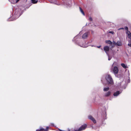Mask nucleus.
<instances>
[{
    "mask_svg": "<svg viewBox=\"0 0 131 131\" xmlns=\"http://www.w3.org/2000/svg\"><path fill=\"white\" fill-rule=\"evenodd\" d=\"M101 50H103V49L102 48H101Z\"/></svg>",
    "mask_w": 131,
    "mask_h": 131,
    "instance_id": "a19ab883",
    "label": "nucleus"
},
{
    "mask_svg": "<svg viewBox=\"0 0 131 131\" xmlns=\"http://www.w3.org/2000/svg\"><path fill=\"white\" fill-rule=\"evenodd\" d=\"M108 57V60H110L111 59V58H112L111 57H109V54H108V55H107Z\"/></svg>",
    "mask_w": 131,
    "mask_h": 131,
    "instance_id": "c756f323",
    "label": "nucleus"
},
{
    "mask_svg": "<svg viewBox=\"0 0 131 131\" xmlns=\"http://www.w3.org/2000/svg\"><path fill=\"white\" fill-rule=\"evenodd\" d=\"M101 47V46H97V48H100Z\"/></svg>",
    "mask_w": 131,
    "mask_h": 131,
    "instance_id": "f704fd0d",
    "label": "nucleus"
},
{
    "mask_svg": "<svg viewBox=\"0 0 131 131\" xmlns=\"http://www.w3.org/2000/svg\"><path fill=\"white\" fill-rule=\"evenodd\" d=\"M128 75L129 76V71H128Z\"/></svg>",
    "mask_w": 131,
    "mask_h": 131,
    "instance_id": "e433bc0d",
    "label": "nucleus"
},
{
    "mask_svg": "<svg viewBox=\"0 0 131 131\" xmlns=\"http://www.w3.org/2000/svg\"><path fill=\"white\" fill-rule=\"evenodd\" d=\"M105 43L111 45L112 44V42L110 40H107L105 41Z\"/></svg>",
    "mask_w": 131,
    "mask_h": 131,
    "instance_id": "a211bd4d",
    "label": "nucleus"
},
{
    "mask_svg": "<svg viewBox=\"0 0 131 131\" xmlns=\"http://www.w3.org/2000/svg\"><path fill=\"white\" fill-rule=\"evenodd\" d=\"M79 8L80 10V12L83 15L85 16V13H84V12L83 11V10L80 7H79Z\"/></svg>",
    "mask_w": 131,
    "mask_h": 131,
    "instance_id": "aec40b11",
    "label": "nucleus"
},
{
    "mask_svg": "<svg viewBox=\"0 0 131 131\" xmlns=\"http://www.w3.org/2000/svg\"><path fill=\"white\" fill-rule=\"evenodd\" d=\"M89 20L90 21H93V19L92 17H90L89 19Z\"/></svg>",
    "mask_w": 131,
    "mask_h": 131,
    "instance_id": "393cba45",
    "label": "nucleus"
},
{
    "mask_svg": "<svg viewBox=\"0 0 131 131\" xmlns=\"http://www.w3.org/2000/svg\"><path fill=\"white\" fill-rule=\"evenodd\" d=\"M123 84H124L123 86H122V87L124 89H125L127 86V85L125 84V83L124 81H123L122 82H121L119 84V85H118L119 86H120V87H121V85Z\"/></svg>",
    "mask_w": 131,
    "mask_h": 131,
    "instance_id": "f8f14e48",
    "label": "nucleus"
},
{
    "mask_svg": "<svg viewBox=\"0 0 131 131\" xmlns=\"http://www.w3.org/2000/svg\"><path fill=\"white\" fill-rule=\"evenodd\" d=\"M32 2L34 4H35L37 3V1L36 0H31Z\"/></svg>",
    "mask_w": 131,
    "mask_h": 131,
    "instance_id": "4be33fe9",
    "label": "nucleus"
},
{
    "mask_svg": "<svg viewBox=\"0 0 131 131\" xmlns=\"http://www.w3.org/2000/svg\"><path fill=\"white\" fill-rule=\"evenodd\" d=\"M114 45L112 46V47H114Z\"/></svg>",
    "mask_w": 131,
    "mask_h": 131,
    "instance_id": "4c0bfd02",
    "label": "nucleus"
},
{
    "mask_svg": "<svg viewBox=\"0 0 131 131\" xmlns=\"http://www.w3.org/2000/svg\"><path fill=\"white\" fill-rule=\"evenodd\" d=\"M79 34H80V33L78 35L74 37V39L72 40L73 41V42L74 41L75 42V40H78L79 41V40H80V38H81V37H80V35Z\"/></svg>",
    "mask_w": 131,
    "mask_h": 131,
    "instance_id": "9b49d317",
    "label": "nucleus"
},
{
    "mask_svg": "<svg viewBox=\"0 0 131 131\" xmlns=\"http://www.w3.org/2000/svg\"><path fill=\"white\" fill-rule=\"evenodd\" d=\"M128 45L131 47V40H130L129 41V43L128 44Z\"/></svg>",
    "mask_w": 131,
    "mask_h": 131,
    "instance_id": "5701e85b",
    "label": "nucleus"
},
{
    "mask_svg": "<svg viewBox=\"0 0 131 131\" xmlns=\"http://www.w3.org/2000/svg\"><path fill=\"white\" fill-rule=\"evenodd\" d=\"M75 44L78 45V46L81 47L83 48H86L88 47L89 45H88V42H87L86 43L85 40H75Z\"/></svg>",
    "mask_w": 131,
    "mask_h": 131,
    "instance_id": "f03ea898",
    "label": "nucleus"
},
{
    "mask_svg": "<svg viewBox=\"0 0 131 131\" xmlns=\"http://www.w3.org/2000/svg\"><path fill=\"white\" fill-rule=\"evenodd\" d=\"M108 33H111L113 34L114 33V32L113 31H109L108 32Z\"/></svg>",
    "mask_w": 131,
    "mask_h": 131,
    "instance_id": "7c9ffc66",
    "label": "nucleus"
},
{
    "mask_svg": "<svg viewBox=\"0 0 131 131\" xmlns=\"http://www.w3.org/2000/svg\"><path fill=\"white\" fill-rule=\"evenodd\" d=\"M87 124H85L82 125L78 129L75 130L74 131H82L84 130L87 127Z\"/></svg>",
    "mask_w": 131,
    "mask_h": 131,
    "instance_id": "39448f33",
    "label": "nucleus"
},
{
    "mask_svg": "<svg viewBox=\"0 0 131 131\" xmlns=\"http://www.w3.org/2000/svg\"><path fill=\"white\" fill-rule=\"evenodd\" d=\"M101 81H102V82L103 83V80H101Z\"/></svg>",
    "mask_w": 131,
    "mask_h": 131,
    "instance_id": "ea45409f",
    "label": "nucleus"
},
{
    "mask_svg": "<svg viewBox=\"0 0 131 131\" xmlns=\"http://www.w3.org/2000/svg\"><path fill=\"white\" fill-rule=\"evenodd\" d=\"M121 65L124 69H126L128 68V67L127 65L124 63L121 64Z\"/></svg>",
    "mask_w": 131,
    "mask_h": 131,
    "instance_id": "dca6fc26",
    "label": "nucleus"
},
{
    "mask_svg": "<svg viewBox=\"0 0 131 131\" xmlns=\"http://www.w3.org/2000/svg\"><path fill=\"white\" fill-rule=\"evenodd\" d=\"M106 111H105L102 114V118L101 123V124L102 126H104L105 124V123L104 122V120L106 119Z\"/></svg>",
    "mask_w": 131,
    "mask_h": 131,
    "instance_id": "20e7f679",
    "label": "nucleus"
},
{
    "mask_svg": "<svg viewBox=\"0 0 131 131\" xmlns=\"http://www.w3.org/2000/svg\"><path fill=\"white\" fill-rule=\"evenodd\" d=\"M88 118L89 119L92 121L94 124L96 123V120L91 115H89L88 116Z\"/></svg>",
    "mask_w": 131,
    "mask_h": 131,
    "instance_id": "9d476101",
    "label": "nucleus"
},
{
    "mask_svg": "<svg viewBox=\"0 0 131 131\" xmlns=\"http://www.w3.org/2000/svg\"><path fill=\"white\" fill-rule=\"evenodd\" d=\"M88 32H86L83 34L82 36V38L83 39H85L88 36Z\"/></svg>",
    "mask_w": 131,
    "mask_h": 131,
    "instance_id": "4468645a",
    "label": "nucleus"
},
{
    "mask_svg": "<svg viewBox=\"0 0 131 131\" xmlns=\"http://www.w3.org/2000/svg\"><path fill=\"white\" fill-rule=\"evenodd\" d=\"M126 33L127 34L128 38L130 39H131V33L129 31H128L126 32Z\"/></svg>",
    "mask_w": 131,
    "mask_h": 131,
    "instance_id": "2eb2a0df",
    "label": "nucleus"
},
{
    "mask_svg": "<svg viewBox=\"0 0 131 131\" xmlns=\"http://www.w3.org/2000/svg\"><path fill=\"white\" fill-rule=\"evenodd\" d=\"M92 32L93 33V31H92Z\"/></svg>",
    "mask_w": 131,
    "mask_h": 131,
    "instance_id": "37998d69",
    "label": "nucleus"
},
{
    "mask_svg": "<svg viewBox=\"0 0 131 131\" xmlns=\"http://www.w3.org/2000/svg\"><path fill=\"white\" fill-rule=\"evenodd\" d=\"M49 127L48 126H47L46 127V128L45 129H44V131H48Z\"/></svg>",
    "mask_w": 131,
    "mask_h": 131,
    "instance_id": "a878e982",
    "label": "nucleus"
},
{
    "mask_svg": "<svg viewBox=\"0 0 131 131\" xmlns=\"http://www.w3.org/2000/svg\"><path fill=\"white\" fill-rule=\"evenodd\" d=\"M112 44L116 46V42L114 41H113V42H112Z\"/></svg>",
    "mask_w": 131,
    "mask_h": 131,
    "instance_id": "bb28decb",
    "label": "nucleus"
},
{
    "mask_svg": "<svg viewBox=\"0 0 131 131\" xmlns=\"http://www.w3.org/2000/svg\"><path fill=\"white\" fill-rule=\"evenodd\" d=\"M125 29L126 30H127V31H129L128 30V27H127V26H125Z\"/></svg>",
    "mask_w": 131,
    "mask_h": 131,
    "instance_id": "cd10ccee",
    "label": "nucleus"
},
{
    "mask_svg": "<svg viewBox=\"0 0 131 131\" xmlns=\"http://www.w3.org/2000/svg\"><path fill=\"white\" fill-rule=\"evenodd\" d=\"M94 46V45H92V46H91L93 47Z\"/></svg>",
    "mask_w": 131,
    "mask_h": 131,
    "instance_id": "58836bf2",
    "label": "nucleus"
},
{
    "mask_svg": "<svg viewBox=\"0 0 131 131\" xmlns=\"http://www.w3.org/2000/svg\"><path fill=\"white\" fill-rule=\"evenodd\" d=\"M49 1L51 3L53 4L58 5H60V3H58V1L57 0H50Z\"/></svg>",
    "mask_w": 131,
    "mask_h": 131,
    "instance_id": "423d86ee",
    "label": "nucleus"
},
{
    "mask_svg": "<svg viewBox=\"0 0 131 131\" xmlns=\"http://www.w3.org/2000/svg\"><path fill=\"white\" fill-rule=\"evenodd\" d=\"M130 80L129 79L127 80V82L128 83H129L130 82Z\"/></svg>",
    "mask_w": 131,
    "mask_h": 131,
    "instance_id": "473e14b6",
    "label": "nucleus"
},
{
    "mask_svg": "<svg viewBox=\"0 0 131 131\" xmlns=\"http://www.w3.org/2000/svg\"><path fill=\"white\" fill-rule=\"evenodd\" d=\"M109 89V87H104L103 88V90L104 92H107L108 91Z\"/></svg>",
    "mask_w": 131,
    "mask_h": 131,
    "instance_id": "412c9836",
    "label": "nucleus"
},
{
    "mask_svg": "<svg viewBox=\"0 0 131 131\" xmlns=\"http://www.w3.org/2000/svg\"><path fill=\"white\" fill-rule=\"evenodd\" d=\"M122 90H120L119 91H117L115 92L113 94V96L114 97H117L118 96L119 94L121 93L122 92Z\"/></svg>",
    "mask_w": 131,
    "mask_h": 131,
    "instance_id": "6e6552de",
    "label": "nucleus"
},
{
    "mask_svg": "<svg viewBox=\"0 0 131 131\" xmlns=\"http://www.w3.org/2000/svg\"><path fill=\"white\" fill-rule=\"evenodd\" d=\"M59 131H63V130H62L61 129H59Z\"/></svg>",
    "mask_w": 131,
    "mask_h": 131,
    "instance_id": "c9c22d12",
    "label": "nucleus"
},
{
    "mask_svg": "<svg viewBox=\"0 0 131 131\" xmlns=\"http://www.w3.org/2000/svg\"><path fill=\"white\" fill-rule=\"evenodd\" d=\"M111 94V92L110 91H108L107 92L105 93L104 94V96L106 97L109 96Z\"/></svg>",
    "mask_w": 131,
    "mask_h": 131,
    "instance_id": "ddd939ff",
    "label": "nucleus"
},
{
    "mask_svg": "<svg viewBox=\"0 0 131 131\" xmlns=\"http://www.w3.org/2000/svg\"><path fill=\"white\" fill-rule=\"evenodd\" d=\"M122 46V43L121 41H118L116 42V46Z\"/></svg>",
    "mask_w": 131,
    "mask_h": 131,
    "instance_id": "f3484780",
    "label": "nucleus"
},
{
    "mask_svg": "<svg viewBox=\"0 0 131 131\" xmlns=\"http://www.w3.org/2000/svg\"><path fill=\"white\" fill-rule=\"evenodd\" d=\"M44 129L43 128H41L40 129H38V131H44Z\"/></svg>",
    "mask_w": 131,
    "mask_h": 131,
    "instance_id": "c85d7f7f",
    "label": "nucleus"
},
{
    "mask_svg": "<svg viewBox=\"0 0 131 131\" xmlns=\"http://www.w3.org/2000/svg\"><path fill=\"white\" fill-rule=\"evenodd\" d=\"M104 50L107 55H108V52L110 50V47L109 46H104Z\"/></svg>",
    "mask_w": 131,
    "mask_h": 131,
    "instance_id": "0eeeda50",
    "label": "nucleus"
},
{
    "mask_svg": "<svg viewBox=\"0 0 131 131\" xmlns=\"http://www.w3.org/2000/svg\"><path fill=\"white\" fill-rule=\"evenodd\" d=\"M106 83L108 85L111 86L113 85L114 83L113 79L111 75L109 74L106 75L105 77Z\"/></svg>",
    "mask_w": 131,
    "mask_h": 131,
    "instance_id": "7ed1b4c3",
    "label": "nucleus"
},
{
    "mask_svg": "<svg viewBox=\"0 0 131 131\" xmlns=\"http://www.w3.org/2000/svg\"><path fill=\"white\" fill-rule=\"evenodd\" d=\"M50 124L51 126H54V124L53 123H51Z\"/></svg>",
    "mask_w": 131,
    "mask_h": 131,
    "instance_id": "72a5a7b5",
    "label": "nucleus"
},
{
    "mask_svg": "<svg viewBox=\"0 0 131 131\" xmlns=\"http://www.w3.org/2000/svg\"><path fill=\"white\" fill-rule=\"evenodd\" d=\"M19 0H14V2H13V4H15L16 3H17V2H18Z\"/></svg>",
    "mask_w": 131,
    "mask_h": 131,
    "instance_id": "b1692460",
    "label": "nucleus"
},
{
    "mask_svg": "<svg viewBox=\"0 0 131 131\" xmlns=\"http://www.w3.org/2000/svg\"><path fill=\"white\" fill-rule=\"evenodd\" d=\"M23 13V12L21 11L20 8H16L15 10L14 14L12 15V18L10 17L7 19V21H9L15 20L18 18Z\"/></svg>",
    "mask_w": 131,
    "mask_h": 131,
    "instance_id": "f257e3e1",
    "label": "nucleus"
},
{
    "mask_svg": "<svg viewBox=\"0 0 131 131\" xmlns=\"http://www.w3.org/2000/svg\"><path fill=\"white\" fill-rule=\"evenodd\" d=\"M121 29L124 30V28H119L118 29V30H121Z\"/></svg>",
    "mask_w": 131,
    "mask_h": 131,
    "instance_id": "2f4dec72",
    "label": "nucleus"
},
{
    "mask_svg": "<svg viewBox=\"0 0 131 131\" xmlns=\"http://www.w3.org/2000/svg\"><path fill=\"white\" fill-rule=\"evenodd\" d=\"M66 5L68 6L69 7H70L72 6V4L71 3V2H69V3H67Z\"/></svg>",
    "mask_w": 131,
    "mask_h": 131,
    "instance_id": "6ab92c4d",
    "label": "nucleus"
},
{
    "mask_svg": "<svg viewBox=\"0 0 131 131\" xmlns=\"http://www.w3.org/2000/svg\"><path fill=\"white\" fill-rule=\"evenodd\" d=\"M81 31H80V34L81 33Z\"/></svg>",
    "mask_w": 131,
    "mask_h": 131,
    "instance_id": "79ce46f5",
    "label": "nucleus"
},
{
    "mask_svg": "<svg viewBox=\"0 0 131 131\" xmlns=\"http://www.w3.org/2000/svg\"><path fill=\"white\" fill-rule=\"evenodd\" d=\"M113 71L114 74H115L118 73V69L117 67L115 66L114 67Z\"/></svg>",
    "mask_w": 131,
    "mask_h": 131,
    "instance_id": "1a4fd4ad",
    "label": "nucleus"
}]
</instances>
